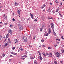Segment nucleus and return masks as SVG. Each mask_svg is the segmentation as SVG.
I'll return each instance as SVG.
<instances>
[{
	"mask_svg": "<svg viewBox=\"0 0 64 64\" xmlns=\"http://www.w3.org/2000/svg\"><path fill=\"white\" fill-rule=\"evenodd\" d=\"M19 29L20 30H22L23 29V28L21 25H19Z\"/></svg>",
	"mask_w": 64,
	"mask_h": 64,
	"instance_id": "f257e3e1",
	"label": "nucleus"
},
{
	"mask_svg": "<svg viewBox=\"0 0 64 64\" xmlns=\"http://www.w3.org/2000/svg\"><path fill=\"white\" fill-rule=\"evenodd\" d=\"M23 39L25 41V42H26L27 41V38L25 36H24L23 37Z\"/></svg>",
	"mask_w": 64,
	"mask_h": 64,
	"instance_id": "f03ea898",
	"label": "nucleus"
},
{
	"mask_svg": "<svg viewBox=\"0 0 64 64\" xmlns=\"http://www.w3.org/2000/svg\"><path fill=\"white\" fill-rule=\"evenodd\" d=\"M2 16L5 20H7V16H6V15L4 14Z\"/></svg>",
	"mask_w": 64,
	"mask_h": 64,
	"instance_id": "7ed1b4c3",
	"label": "nucleus"
},
{
	"mask_svg": "<svg viewBox=\"0 0 64 64\" xmlns=\"http://www.w3.org/2000/svg\"><path fill=\"white\" fill-rule=\"evenodd\" d=\"M56 55V57H60V54L58 53V52H56L55 53Z\"/></svg>",
	"mask_w": 64,
	"mask_h": 64,
	"instance_id": "20e7f679",
	"label": "nucleus"
},
{
	"mask_svg": "<svg viewBox=\"0 0 64 64\" xmlns=\"http://www.w3.org/2000/svg\"><path fill=\"white\" fill-rule=\"evenodd\" d=\"M50 25L51 26V28H52L53 29V28H54V24H53V23H51Z\"/></svg>",
	"mask_w": 64,
	"mask_h": 64,
	"instance_id": "39448f33",
	"label": "nucleus"
},
{
	"mask_svg": "<svg viewBox=\"0 0 64 64\" xmlns=\"http://www.w3.org/2000/svg\"><path fill=\"white\" fill-rule=\"evenodd\" d=\"M48 34H50L51 33V29H50V28H49L48 30Z\"/></svg>",
	"mask_w": 64,
	"mask_h": 64,
	"instance_id": "423d86ee",
	"label": "nucleus"
},
{
	"mask_svg": "<svg viewBox=\"0 0 64 64\" xmlns=\"http://www.w3.org/2000/svg\"><path fill=\"white\" fill-rule=\"evenodd\" d=\"M8 33L10 34H12V31L11 30H9L8 31Z\"/></svg>",
	"mask_w": 64,
	"mask_h": 64,
	"instance_id": "0eeeda50",
	"label": "nucleus"
},
{
	"mask_svg": "<svg viewBox=\"0 0 64 64\" xmlns=\"http://www.w3.org/2000/svg\"><path fill=\"white\" fill-rule=\"evenodd\" d=\"M21 10H18V13L19 15H20V11Z\"/></svg>",
	"mask_w": 64,
	"mask_h": 64,
	"instance_id": "6e6552de",
	"label": "nucleus"
},
{
	"mask_svg": "<svg viewBox=\"0 0 64 64\" xmlns=\"http://www.w3.org/2000/svg\"><path fill=\"white\" fill-rule=\"evenodd\" d=\"M38 58L41 61H42V57H41V56H38Z\"/></svg>",
	"mask_w": 64,
	"mask_h": 64,
	"instance_id": "1a4fd4ad",
	"label": "nucleus"
},
{
	"mask_svg": "<svg viewBox=\"0 0 64 64\" xmlns=\"http://www.w3.org/2000/svg\"><path fill=\"white\" fill-rule=\"evenodd\" d=\"M52 30L53 33H54V35H55L56 36V33L55 32H54V30Z\"/></svg>",
	"mask_w": 64,
	"mask_h": 64,
	"instance_id": "9d476101",
	"label": "nucleus"
},
{
	"mask_svg": "<svg viewBox=\"0 0 64 64\" xmlns=\"http://www.w3.org/2000/svg\"><path fill=\"white\" fill-rule=\"evenodd\" d=\"M9 43L7 42V43H6L5 44V45L4 46L5 47H6L7 45H8V44Z\"/></svg>",
	"mask_w": 64,
	"mask_h": 64,
	"instance_id": "9b49d317",
	"label": "nucleus"
},
{
	"mask_svg": "<svg viewBox=\"0 0 64 64\" xmlns=\"http://www.w3.org/2000/svg\"><path fill=\"white\" fill-rule=\"evenodd\" d=\"M60 9V8H57V9L56 10V12H58V11H59V9Z\"/></svg>",
	"mask_w": 64,
	"mask_h": 64,
	"instance_id": "f8f14e48",
	"label": "nucleus"
},
{
	"mask_svg": "<svg viewBox=\"0 0 64 64\" xmlns=\"http://www.w3.org/2000/svg\"><path fill=\"white\" fill-rule=\"evenodd\" d=\"M30 15L31 16V18H33V14L30 13Z\"/></svg>",
	"mask_w": 64,
	"mask_h": 64,
	"instance_id": "ddd939ff",
	"label": "nucleus"
},
{
	"mask_svg": "<svg viewBox=\"0 0 64 64\" xmlns=\"http://www.w3.org/2000/svg\"><path fill=\"white\" fill-rule=\"evenodd\" d=\"M14 41H16L15 43H17L18 42V41L17 40V39H15Z\"/></svg>",
	"mask_w": 64,
	"mask_h": 64,
	"instance_id": "4468645a",
	"label": "nucleus"
},
{
	"mask_svg": "<svg viewBox=\"0 0 64 64\" xmlns=\"http://www.w3.org/2000/svg\"><path fill=\"white\" fill-rule=\"evenodd\" d=\"M34 63L35 64H38V63L37 62V61H36V60H34Z\"/></svg>",
	"mask_w": 64,
	"mask_h": 64,
	"instance_id": "2eb2a0df",
	"label": "nucleus"
},
{
	"mask_svg": "<svg viewBox=\"0 0 64 64\" xmlns=\"http://www.w3.org/2000/svg\"><path fill=\"white\" fill-rule=\"evenodd\" d=\"M48 33H46V34H44V36H48Z\"/></svg>",
	"mask_w": 64,
	"mask_h": 64,
	"instance_id": "dca6fc26",
	"label": "nucleus"
},
{
	"mask_svg": "<svg viewBox=\"0 0 64 64\" xmlns=\"http://www.w3.org/2000/svg\"><path fill=\"white\" fill-rule=\"evenodd\" d=\"M9 33H8V34H6V38H8V36H9Z\"/></svg>",
	"mask_w": 64,
	"mask_h": 64,
	"instance_id": "f3484780",
	"label": "nucleus"
},
{
	"mask_svg": "<svg viewBox=\"0 0 64 64\" xmlns=\"http://www.w3.org/2000/svg\"><path fill=\"white\" fill-rule=\"evenodd\" d=\"M61 51L62 53H64V49H62Z\"/></svg>",
	"mask_w": 64,
	"mask_h": 64,
	"instance_id": "a211bd4d",
	"label": "nucleus"
},
{
	"mask_svg": "<svg viewBox=\"0 0 64 64\" xmlns=\"http://www.w3.org/2000/svg\"><path fill=\"white\" fill-rule=\"evenodd\" d=\"M49 54L50 55V57H52V53H50Z\"/></svg>",
	"mask_w": 64,
	"mask_h": 64,
	"instance_id": "6ab92c4d",
	"label": "nucleus"
},
{
	"mask_svg": "<svg viewBox=\"0 0 64 64\" xmlns=\"http://www.w3.org/2000/svg\"><path fill=\"white\" fill-rule=\"evenodd\" d=\"M22 59L23 60H24V59H25L24 58V56H22Z\"/></svg>",
	"mask_w": 64,
	"mask_h": 64,
	"instance_id": "aec40b11",
	"label": "nucleus"
},
{
	"mask_svg": "<svg viewBox=\"0 0 64 64\" xmlns=\"http://www.w3.org/2000/svg\"><path fill=\"white\" fill-rule=\"evenodd\" d=\"M43 28H41L40 29V32H41L42 31V30H43Z\"/></svg>",
	"mask_w": 64,
	"mask_h": 64,
	"instance_id": "412c9836",
	"label": "nucleus"
},
{
	"mask_svg": "<svg viewBox=\"0 0 64 64\" xmlns=\"http://www.w3.org/2000/svg\"><path fill=\"white\" fill-rule=\"evenodd\" d=\"M30 59L31 60V59H32L33 58L32 56H30Z\"/></svg>",
	"mask_w": 64,
	"mask_h": 64,
	"instance_id": "4be33fe9",
	"label": "nucleus"
},
{
	"mask_svg": "<svg viewBox=\"0 0 64 64\" xmlns=\"http://www.w3.org/2000/svg\"><path fill=\"white\" fill-rule=\"evenodd\" d=\"M54 63H55V64H57V61H54Z\"/></svg>",
	"mask_w": 64,
	"mask_h": 64,
	"instance_id": "5701e85b",
	"label": "nucleus"
},
{
	"mask_svg": "<svg viewBox=\"0 0 64 64\" xmlns=\"http://www.w3.org/2000/svg\"><path fill=\"white\" fill-rule=\"evenodd\" d=\"M55 2H56V3H58V0H55Z\"/></svg>",
	"mask_w": 64,
	"mask_h": 64,
	"instance_id": "b1692460",
	"label": "nucleus"
},
{
	"mask_svg": "<svg viewBox=\"0 0 64 64\" xmlns=\"http://www.w3.org/2000/svg\"><path fill=\"white\" fill-rule=\"evenodd\" d=\"M42 54H43V55H44V56H46V54L44 52H43L42 53Z\"/></svg>",
	"mask_w": 64,
	"mask_h": 64,
	"instance_id": "393cba45",
	"label": "nucleus"
},
{
	"mask_svg": "<svg viewBox=\"0 0 64 64\" xmlns=\"http://www.w3.org/2000/svg\"><path fill=\"white\" fill-rule=\"evenodd\" d=\"M15 4V5H16V6H17L18 5L17 4V3L16 2H15L14 3Z\"/></svg>",
	"mask_w": 64,
	"mask_h": 64,
	"instance_id": "a878e982",
	"label": "nucleus"
},
{
	"mask_svg": "<svg viewBox=\"0 0 64 64\" xmlns=\"http://www.w3.org/2000/svg\"><path fill=\"white\" fill-rule=\"evenodd\" d=\"M2 36L1 35L0 36V40H1V38H2Z\"/></svg>",
	"mask_w": 64,
	"mask_h": 64,
	"instance_id": "bb28decb",
	"label": "nucleus"
},
{
	"mask_svg": "<svg viewBox=\"0 0 64 64\" xmlns=\"http://www.w3.org/2000/svg\"><path fill=\"white\" fill-rule=\"evenodd\" d=\"M56 40H58V41H60V39H59L58 38Z\"/></svg>",
	"mask_w": 64,
	"mask_h": 64,
	"instance_id": "cd10ccee",
	"label": "nucleus"
},
{
	"mask_svg": "<svg viewBox=\"0 0 64 64\" xmlns=\"http://www.w3.org/2000/svg\"><path fill=\"white\" fill-rule=\"evenodd\" d=\"M14 55H17V53H15L14 54Z\"/></svg>",
	"mask_w": 64,
	"mask_h": 64,
	"instance_id": "c85d7f7f",
	"label": "nucleus"
},
{
	"mask_svg": "<svg viewBox=\"0 0 64 64\" xmlns=\"http://www.w3.org/2000/svg\"><path fill=\"white\" fill-rule=\"evenodd\" d=\"M44 7H45V6H44V5H43L42 6L41 8H42V9H43V8Z\"/></svg>",
	"mask_w": 64,
	"mask_h": 64,
	"instance_id": "c756f323",
	"label": "nucleus"
},
{
	"mask_svg": "<svg viewBox=\"0 0 64 64\" xmlns=\"http://www.w3.org/2000/svg\"><path fill=\"white\" fill-rule=\"evenodd\" d=\"M38 53H39V55H40V56H41V54L40 53V52H38Z\"/></svg>",
	"mask_w": 64,
	"mask_h": 64,
	"instance_id": "7c9ffc66",
	"label": "nucleus"
},
{
	"mask_svg": "<svg viewBox=\"0 0 64 64\" xmlns=\"http://www.w3.org/2000/svg\"><path fill=\"white\" fill-rule=\"evenodd\" d=\"M10 57H13V56L11 54L10 55Z\"/></svg>",
	"mask_w": 64,
	"mask_h": 64,
	"instance_id": "2f4dec72",
	"label": "nucleus"
},
{
	"mask_svg": "<svg viewBox=\"0 0 64 64\" xmlns=\"http://www.w3.org/2000/svg\"><path fill=\"white\" fill-rule=\"evenodd\" d=\"M61 38H62V39H63V40H64V38L63 37V36H62Z\"/></svg>",
	"mask_w": 64,
	"mask_h": 64,
	"instance_id": "473e14b6",
	"label": "nucleus"
},
{
	"mask_svg": "<svg viewBox=\"0 0 64 64\" xmlns=\"http://www.w3.org/2000/svg\"><path fill=\"white\" fill-rule=\"evenodd\" d=\"M60 6H61L62 5V2H60Z\"/></svg>",
	"mask_w": 64,
	"mask_h": 64,
	"instance_id": "72a5a7b5",
	"label": "nucleus"
},
{
	"mask_svg": "<svg viewBox=\"0 0 64 64\" xmlns=\"http://www.w3.org/2000/svg\"><path fill=\"white\" fill-rule=\"evenodd\" d=\"M15 19L14 18H13V19H12L13 21H15Z\"/></svg>",
	"mask_w": 64,
	"mask_h": 64,
	"instance_id": "f704fd0d",
	"label": "nucleus"
},
{
	"mask_svg": "<svg viewBox=\"0 0 64 64\" xmlns=\"http://www.w3.org/2000/svg\"><path fill=\"white\" fill-rule=\"evenodd\" d=\"M52 13H54H54H55V11H54L52 10Z\"/></svg>",
	"mask_w": 64,
	"mask_h": 64,
	"instance_id": "c9c22d12",
	"label": "nucleus"
},
{
	"mask_svg": "<svg viewBox=\"0 0 64 64\" xmlns=\"http://www.w3.org/2000/svg\"><path fill=\"white\" fill-rule=\"evenodd\" d=\"M46 5V4H44L43 6H44L45 7V6Z\"/></svg>",
	"mask_w": 64,
	"mask_h": 64,
	"instance_id": "e433bc0d",
	"label": "nucleus"
},
{
	"mask_svg": "<svg viewBox=\"0 0 64 64\" xmlns=\"http://www.w3.org/2000/svg\"><path fill=\"white\" fill-rule=\"evenodd\" d=\"M50 5H52V3L50 2Z\"/></svg>",
	"mask_w": 64,
	"mask_h": 64,
	"instance_id": "4c0bfd02",
	"label": "nucleus"
},
{
	"mask_svg": "<svg viewBox=\"0 0 64 64\" xmlns=\"http://www.w3.org/2000/svg\"><path fill=\"white\" fill-rule=\"evenodd\" d=\"M10 27H13V25L11 24L10 26Z\"/></svg>",
	"mask_w": 64,
	"mask_h": 64,
	"instance_id": "58836bf2",
	"label": "nucleus"
},
{
	"mask_svg": "<svg viewBox=\"0 0 64 64\" xmlns=\"http://www.w3.org/2000/svg\"><path fill=\"white\" fill-rule=\"evenodd\" d=\"M12 49L13 50H14V49H15V47H14L12 48Z\"/></svg>",
	"mask_w": 64,
	"mask_h": 64,
	"instance_id": "ea45409f",
	"label": "nucleus"
},
{
	"mask_svg": "<svg viewBox=\"0 0 64 64\" xmlns=\"http://www.w3.org/2000/svg\"><path fill=\"white\" fill-rule=\"evenodd\" d=\"M41 41H42V42H44V40H42Z\"/></svg>",
	"mask_w": 64,
	"mask_h": 64,
	"instance_id": "a19ab883",
	"label": "nucleus"
},
{
	"mask_svg": "<svg viewBox=\"0 0 64 64\" xmlns=\"http://www.w3.org/2000/svg\"><path fill=\"white\" fill-rule=\"evenodd\" d=\"M8 42H9L10 43H11V41H10V40H9Z\"/></svg>",
	"mask_w": 64,
	"mask_h": 64,
	"instance_id": "79ce46f5",
	"label": "nucleus"
},
{
	"mask_svg": "<svg viewBox=\"0 0 64 64\" xmlns=\"http://www.w3.org/2000/svg\"><path fill=\"white\" fill-rule=\"evenodd\" d=\"M34 21L35 22H36V21H37V20H36V19H35V20H34Z\"/></svg>",
	"mask_w": 64,
	"mask_h": 64,
	"instance_id": "37998d69",
	"label": "nucleus"
},
{
	"mask_svg": "<svg viewBox=\"0 0 64 64\" xmlns=\"http://www.w3.org/2000/svg\"><path fill=\"white\" fill-rule=\"evenodd\" d=\"M2 56H3V57H4V56H5V54H4L2 55Z\"/></svg>",
	"mask_w": 64,
	"mask_h": 64,
	"instance_id": "c03bdc74",
	"label": "nucleus"
},
{
	"mask_svg": "<svg viewBox=\"0 0 64 64\" xmlns=\"http://www.w3.org/2000/svg\"><path fill=\"white\" fill-rule=\"evenodd\" d=\"M48 49H51V48L50 47H48Z\"/></svg>",
	"mask_w": 64,
	"mask_h": 64,
	"instance_id": "a18cd8bd",
	"label": "nucleus"
},
{
	"mask_svg": "<svg viewBox=\"0 0 64 64\" xmlns=\"http://www.w3.org/2000/svg\"><path fill=\"white\" fill-rule=\"evenodd\" d=\"M48 19H49V20L51 19V18L48 17Z\"/></svg>",
	"mask_w": 64,
	"mask_h": 64,
	"instance_id": "49530a36",
	"label": "nucleus"
},
{
	"mask_svg": "<svg viewBox=\"0 0 64 64\" xmlns=\"http://www.w3.org/2000/svg\"><path fill=\"white\" fill-rule=\"evenodd\" d=\"M20 50H21V51H23V48H21L20 49Z\"/></svg>",
	"mask_w": 64,
	"mask_h": 64,
	"instance_id": "de8ad7c7",
	"label": "nucleus"
},
{
	"mask_svg": "<svg viewBox=\"0 0 64 64\" xmlns=\"http://www.w3.org/2000/svg\"><path fill=\"white\" fill-rule=\"evenodd\" d=\"M50 11V8H48V11L49 12Z\"/></svg>",
	"mask_w": 64,
	"mask_h": 64,
	"instance_id": "09e8293b",
	"label": "nucleus"
},
{
	"mask_svg": "<svg viewBox=\"0 0 64 64\" xmlns=\"http://www.w3.org/2000/svg\"><path fill=\"white\" fill-rule=\"evenodd\" d=\"M46 55H49V54H48V53H46Z\"/></svg>",
	"mask_w": 64,
	"mask_h": 64,
	"instance_id": "8fccbe9b",
	"label": "nucleus"
},
{
	"mask_svg": "<svg viewBox=\"0 0 64 64\" xmlns=\"http://www.w3.org/2000/svg\"><path fill=\"white\" fill-rule=\"evenodd\" d=\"M59 14L60 15H61V13L60 12H59Z\"/></svg>",
	"mask_w": 64,
	"mask_h": 64,
	"instance_id": "3c124183",
	"label": "nucleus"
},
{
	"mask_svg": "<svg viewBox=\"0 0 64 64\" xmlns=\"http://www.w3.org/2000/svg\"><path fill=\"white\" fill-rule=\"evenodd\" d=\"M7 23H4V25H7Z\"/></svg>",
	"mask_w": 64,
	"mask_h": 64,
	"instance_id": "603ef678",
	"label": "nucleus"
},
{
	"mask_svg": "<svg viewBox=\"0 0 64 64\" xmlns=\"http://www.w3.org/2000/svg\"><path fill=\"white\" fill-rule=\"evenodd\" d=\"M60 62L61 64H62V61H60Z\"/></svg>",
	"mask_w": 64,
	"mask_h": 64,
	"instance_id": "864d4df0",
	"label": "nucleus"
},
{
	"mask_svg": "<svg viewBox=\"0 0 64 64\" xmlns=\"http://www.w3.org/2000/svg\"><path fill=\"white\" fill-rule=\"evenodd\" d=\"M27 56L25 55L24 56V57H27Z\"/></svg>",
	"mask_w": 64,
	"mask_h": 64,
	"instance_id": "5fc2aeb1",
	"label": "nucleus"
},
{
	"mask_svg": "<svg viewBox=\"0 0 64 64\" xmlns=\"http://www.w3.org/2000/svg\"><path fill=\"white\" fill-rule=\"evenodd\" d=\"M8 39L9 40H9H10V38H8Z\"/></svg>",
	"mask_w": 64,
	"mask_h": 64,
	"instance_id": "6e6d98bb",
	"label": "nucleus"
},
{
	"mask_svg": "<svg viewBox=\"0 0 64 64\" xmlns=\"http://www.w3.org/2000/svg\"><path fill=\"white\" fill-rule=\"evenodd\" d=\"M3 38H5V36H3Z\"/></svg>",
	"mask_w": 64,
	"mask_h": 64,
	"instance_id": "4d7b16f0",
	"label": "nucleus"
},
{
	"mask_svg": "<svg viewBox=\"0 0 64 64\" xmlns=\"http://www.w3.org/2000/svg\"><path fill=\"white\" fill-rule=\"evenodd\" d=\"M57 46V45H54V46H55V47H56V46Z\"/></svg>",
	"mask_w": 64,
	"mask_h": 64,
	"instance_id": "13d9d810",
	"label": "nucleus"
},
{
	"mask_svg": "<svg viewBox=\"0 0 64 64\" xmlns=\"http://www.w3.org/2000/svg\"><path fill=\"white\" fill-rule=\"evenodd\" d=\"M11 54H13V55L14 54H13V52H11Z\"/></svg>",
	"mask_w": 64,
	"mask_h": 64,
	"instance_id": "bf43d9fd",
	"label": "nucleus"
},
{
	"mask_svg": "<svg viewBox=\"0 0 64 64\" xmlns=\"http://www.w3.org/2000/svg\"><path fill=\"white\" fill-rule=\"evenodd\" d=\"M30 18H28L27 19V20L28 21V20H30Z\"/></svg>",
	"mask_w": 64,
	"mask_h": 64,
	"instance_id": "052dcab7",
	"label": "nucleus"
},
{
	"mask_svg": "<svg viewBox=\"0 0 64 64\" xmlns=\"http://www.w3.org/2000/svg\"><path fill=\"white\" fill-rule=\"evenodd\" d=\"M50 19H53V18L52 17L50 18Z\"/></svg>",
	"mask_w": 64,
	"mask_h": 64,
	"instance_id": "680f3d73",
	"label": "nucleus"
},
{
	"mask_svg": "<svg viewBox=\"0 0 64 64\" xmlns=\"http://www.w3.org/2000/svg\"><path fill=\"white\" fill-rule=\"evenodd\" d=\"M42 46H43V47H45V46H44V45H42Z\"/></svg>",
	"mask_w": 64,
	"mask_h": 64,
	"instance_id": "e2e57ef3",
	"label": "nucleus"
},
{
	"mask_svg": "<svg viewBox=\"0 0 64 64\" xmlns=\"http://www.w3.org/2000/svg\"><path fill=\"white\" fill-rule=\"evenodd\" d=\"M57 43L58 44H59V42H57Z\"/></svg>",
	"mask_w": 64,
	"mask_h": 64,
	"instance_id": "0e129e2a",
	"label": "nucleus"
},
{
	"mask_svg": "<svg viewBox=\"0 0 64 64\" xmlns=\"http://www.w3.org/2000/svg\"><path fill=\"white\" fill-rule=\"evenodd\" d=\"M34 58H35V56H34V58L33 59H34Z\"/></svg>",
	"mask_w": 64,
	"mask_h": 64,
	"instance_id": "69168bd1",
	"label": "nucleus"
},
{
	"mask_svg": "<svg viewBox=\"0 0 64 64\" xmlns=\"http://www.w3.org/2000/svg\"><path fill=\"white\" fill-rule=\"evenodd\" d=\"M10 61H12V60H11V59H10Z\"/></svg>",
	"mask_w": 64,
	"mask_h": 64,
	"instance_id": "338daca9",
	"label": "nucleus"
},
{
	"mask_svg": "<svg viewBox=\"0 0 64 64\" xmlns=\"http://www.w3.org/2000/svg\"><path fill=\"white\" fill-rule=\"evenodd\" d=\"M4 42L5 41H6V39L5 40H4Z\"/></svg>",
	"mask_w": 64,
	"mask_h": 64,
	"instance_id": "774afa93",
	"label": "nucleus"
}]
</instances>
